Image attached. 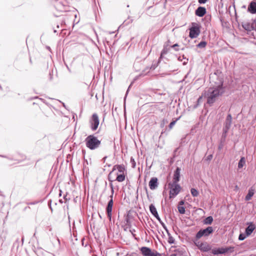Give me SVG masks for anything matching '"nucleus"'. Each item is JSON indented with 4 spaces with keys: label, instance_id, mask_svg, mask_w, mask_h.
I'll list each match as a JSON object with an SVG mask.
<instances>
[{
    "label": "nucleus",
    "instance_id": "43",
    "mask_svg": "<svg viewBox=\"0 0 256 256\" xmlns=\"http://www.w3.org/2000/svg\"><path fill=\"white\" fill-rule=\"evenodd\" d=\"M171 44V42L170 41V40H168L164 44H168V47H170V44Z\"/></svg>",
    "mask_w": 256,
    "mask_h": 256
},
{
    "label": "nucleus",
    "instance_id": "40",
    "mask_svg": "<svg viewBox=\"0 0 256 256\" xmlns=\"http://www.w3.org/2000/svg\"><path fill=\"white\" fill-rule=\"evenodd\" d=\"M208 0H198V2L200 4L206 3Z\"/></svg>",
    "mask_w": 256,
    "mask_h": 256
},
{
    "label": "nucleus",
    "instance_id": "44",
    "mask_svg": "<svg viewBox=\"0 0 256 256\" xmlns=\"http://www.w3.org/2000/svg\"><path fill=\"white\" fill-rule=\"evenodd\" d=\"M212 154H210V155L208 156L207 160H211L212 159Z\"/></svg>",
    "mask_w": 256,
    "mask_h": 256
},
{
    "label": "nucleus",
    "instance_id": "20",
    "mask_svg": "<svg viewBox=\"0 0 256 256\" xmlns=\"http://www.w3.org/2000/svg\"><path fill=\"white\" fill-rule=\"evenodd\" d=\"M242 28L248 31H250L254 28L252 24L248 22H244L242 24Z\"/></svg>",
    "mask_w": 256,
    "mask_h": 256
},
{
    "label": "nucleus",
    "instance_id": "52",
    "mask_svg": "<svg viewBox=\"0 0 256 256\" xmlns=\"http://www.w3.org/2000/svg\"><path fill=\"white\" fill-rule=\"evenodd\" d=\"M184 204V202L183 201H180V204H182H182Z\"/></svg>",
    "mask_w": 256,
    "mask_h": 256
},
{
    "label": "nucleus",
    "instance_id": "51",
    "mask_svg": "<svg viewBox=\"0 0 256 256\" xmlns=\"http://www.w3.org/2000/svg\"><path fill=\"white\" fill-rule=\"evenodd\" d=\"M62 191L60 190V194H59V196H62Z\"/></svg>",
    "mask_w": 256,
    "mask_h": 256
},
{
    "label": "nucleus",
    "instance_id": "7",
    "mask_svg": "<svg viewBox=\"0 0 256 256\" xmlns=\"http://www.w3.org/2000/svg\"><path fill=\"white\" fill-rule=\"evenodd\" d=\"M54 6L60 12L66 10V2L64 0H54Z\"/></svg>",
    "mask_w": 256,
    "mask_h": 256
},
{
    "label": "nucleus",
    "instance_id": "56",
    "mask_svg": "<svg viewBox=\"0 0 256 256\" xmlns=\"http://www.w3.org/2000/svg\"><path fill=\"white\" fill-rule=\"evenodd\" d=\"M156 68V66H154V68H153V69H154Z\"/></svg>",
    "mask_w": 256,
    "mask_h": 256
},
{
    "label": "nucleus",
    "instance_id": "50",
    "mask_svg": "<svg viewBox=\"0 0 256 256\" xmlns=\"http://www.w3.org/2000/svg\"><path fill=\"white\" fill-rule=\"evenodd\" d=\"M107 158V156H104L103 158H102V160L104 161V162L106 161V159Z\"/></svg>",
    "mask_w": 256,
    "mask_h": 256
},
{
    "label": "nucleus",
    "instance_id": "49",
    "mask_svg": "<svg viewBox=\"0 0 256 256\" xmlns=\"http://www.w3.org/2000/svg\"><path fill=\"white\" fill-rule=\"evenodd\" d=\"M64 198L66 201L68 200V199L66 198V194L64 195Z\"/></svg>",
    "mask_w": 256,
    "mask_h": 256
},
{
    "label": "nucleus",
    "instance_id": "38",
    "mask_svg": "<svg viewBox=\"0 0 256 256\" xmlns=\"http://www.w3.org/2000/svg\"><path fill=\"white\" fill-rule=\"evenodd\" d=\"M161 224V225L162 226L163 228L165 230L168 232V230L167 228V227L165 225V224L161 220V219L160 218V221H158Z\"/></svg>",
    "mask_w": 256,
    "mask_h": 256
},
{
    "label": "nucleus",
    "instance_id": "30",
    "mask_svg": "<svg viewBox=\"0 0 256 256\" xmlns=\"http://www.w3.org/2000/svg\"><path fill=\"white\" fill-rule=\"evenodd\" d=\"M207 43L205 41L200 42L198 45L197 47L199 48H204L206 47Z\"/></svg>",
    "mask_w": 256,
    "mask_h": 256
},
{
    "label": "nucleus",
    "instance_id": "34",
    "mask_svg": "<svg viewBox=\"0 0 256 256\" xmlns=\"http://www.w3.org/2000/svg\"><path fill=\"white\" fill-rule=\"evenodd\" d=\"M108 180L109 181H110V182H112V180H111L110 178V175L108 176ZM110 189H111V192H114V186L112 184V182H110Z\"/></svg>",
    "mask_w": 256,
    "mask_h": 256
},
{
    "label": "nucleus",
    "instance_id": "33",
    "mask_svg": "<svg viewBox=\"0 0 256 256\" xmlns=\"http://www.w3.org/2000/svg\"><path fill=\"white\" fill-rule=\"evenodd\" d=\"M130 163L132 164V168H135V167L136 166V162L134 160V159L132 157L130 158Z\"/></svg>",
    "mask_w": 256,
    "mask_h": 256
},
{
    "label": "nucleus",
    "instance_id": "47",
    "mask_svg": "<svg viewBox=\"0 0 256 256\" xmlns=\"http://www.w3.org/2000/svg\"><path fill=\"white\" fill-rule=\"evenodd\" d=\"M202 98V96H200V97L198 99L197 102H198V103H199V102L201 101Z\"/></svg>",
    "mask_w": 256,
    "mask_h": 256
},
{
    "label": "nucleus",
    "instance_id": "16",
    "mask_svg": "<svg viewBox=\"0 0 256 256\" xmlns=\"http://www.w3.org/2000/svg\"><path fill=\"white\" fill-rule=\"evenodd\" d=\"M198 249L201 251L207 252L210 250V246L208 243L202 242Z\"/></svg>",
    "mask_w": 256,
    "mask_h": 256
},
{
    "label": "nucleus",
    "instance_id": "37",
    "mask_svg": "<svg viewBox=\"0 0 256 256\" xmlns=\"http://www.w3.org/2000/svg\"><path fill=\"white\" fill-rule=\"evenodd\" d=\"M198 239L196 238V240H194V244L198 248H199L200 247V246H201V244L202 242H201L200 241H198Z\"/></svg>",
    "mask_w": 256,
    "mask_h": 256
},
{
    "label": "nucleus",
    "instance_id": "15",
    "mask_svg": "<svg viewBox=\"0 0 256 256\" xmlns=\"http://www.w3.org/2000/svg\"><path fill=\"white\" fill-rule=\"evenodd\" d=\"M116 169L118 170V174H124L126 170L124 166V165H116L114 166L112 172H110V174Z\"/></svg>",
    "mask_w": 256,
    "mask_h": 256
},
{
    "label": "nucleus",
    "instance_id": "31",
    "mask_svg": "<svg viewBox=\"0 0 256 256\" xmlns=\"http://www.w3.org/2000/svg\"><path fill=\"white\" fill-rule=\"evenodd\" d=\"M178 210L179 212L181 214H184L185 213V208L182 206H178Z\"/></svg>",
    "mask_w": 256,
    "mask_h": 256
},
{
    "label": "nucleus",
    "instance_id": "2",
    "mask_svg": "<svg viewBox=\"0 0 256 256\" xmlns=\"http://www.w3.org/2000/svg\"><path fill=\"white\" fill-rule=\"evenodd\" d=\"M86 146L90 150H94L98 148L101 142L94 135H90L85 140Z\"/></svg>",
    "mask_w": 256,
    "mask_h": 256
},
{
    "label": "nucleus",
    "instance_id": "28",
    "mask_svg": "<svg viewBox=\"0 0 256 256\" xmlns=\"http://www.w3.org/2000/svg\"><path fill=\"white\" fill-rule=\"evenodd\" d=\"M167 233H168V243L170 244H174V242H175L174 238L170 235V232H168Z\"/></svg>",
    "mask_w": 256,
    "mask_h": 256
},
{
    "label": "nucleus",
    "instance_id": "17",
    "mask_svg": "<svg viewBox=\"0 0 256 256\" xmlns=\"http://www.w3.org/2000/svg\"><path fill=\"white\" fill-rule=\"evenodd\" d=\"M170 48L168 47V44H164V48L161 52L160 56L158 59V62H159L160 60L163 58V56L164 55L166 54L168 52V51L170 50Z\"/></svg>",
    "mask_w": 256,
    "mask_h": 256
},
{
    "label": "nucleus",
    "instance_id": "22",
    "mask_svg": "<svg viewBox=\"0 0 256 256\" xmlns=\"http://www.w3.org/2000/svg\"><path fill=\"white\" fill-rule=\"evenodd\" d=\"M126 175L124 174H118V172L116 174V179L118 182H122L125 180Z\"/></svg>",
    "mask_w": 256,
    "mask_h": 256
},
{
    "label": "nucleus",
    "instance_id": "23",
    "mask_svg": "<svg viewBox=\"0 0 256 256\" xmlns=\"http://www.w3.org/2000/svg\"><path fill=\"white\" fill-rule=\"evenodd\" d=\"M212 253L215 255L218 254H224V248H217L216 250H213Z\"/></svg>",
    "mask_w": 256,
    "mask_h": 256
},
{
    "label": "nucleus",
    "instance_id": "46",
    "mask_svg": "<svg viewBox=\"0 0 256 256\" xmlns=\"http://www.w3.org/2000/svg\"><path fill=\"white\" fill-rule=\"evenodd\" d=\"M155 254V252H152V251L150 252V254H149V256H154Z\"/></svg>",
    "mask_w": 256,
    "mask_h": 256
},
{
    "label": "nucleus",
    "instance_id": "41",
    "mask_svg": "<svg viewBox=\"0 0 256 256\" xmlns=\"http://www.w3.org/2000/svg\"><path fill=\"white\" fill-rule=\"evenodd\" d=\"M114 192H111V194L109 196V198H110V200L113 201V196H114Z\"/></svg>",
    "mask_w": 256,
    "mask_h": 256
},
{
    "label": "nucleus",
    "instance_id": "55",
    "mask_svg": "<svg viewBox=\"0 0 256 256\" xmlns=\"http://www.w3.org/2000/svg\"><path fill=\"white\" fill-rule=\"evenodd\" d=\"M221 148H222V146H218V149H219V150H220Z\"/></svg>",
    "mask_w": 256,
    "mask_h": 256
},
{
    "label": "nucleus",
    "instance_id": "32",
    "mask_svg": "<svg viewBox=\"0 0 256 256\" xmlns=\"http://www.w3.org/2000/svg\"><path fill=\"white\" fill-rule=\"evenodd\" d=\"M180 119V118H176V120H172L169 124V128L170 129H172L173 126H174V124H176V122H177L178 120Z\"/></svg>",
    "mask_w": 256,
    "mask_h": 256
},
{
    "label": "nucleus",
    "instance_id": "36",
    "mask_svg": "<svg viewBox=\"0 0 256 256\" xmlns=\"http://www.w3.org/2000/svg\"><path fill=\"white\" fill-rule=\"evenodd\" d=\"M179 45L178 44H176L174 45L170 46V48H173L175 51H178L180 50L178 48Z\"/></svg>",
    "mask_w": 256,
    "mask_h": 256
},
{
    "label": "nucleus",
    "instance_id": "13",
    "mask_svg": "<svg viewBox=\"0 0 256 256\" xmlns=\"http://www.w3.org/2000/svg\"><path fill=\"white\" fill-rule=\"evenodd\" d=\"M150 210L152 214L158 220L160 221V217L159 216L156 209L153 204L150 206Z\"/></svg>",
    "mask_w": 256,
    "mask_h": 256
},
{
    "label": "nucleus",
    "instance_id": "3",
    "mask_svg": "<svg viewBox=\"0 0 256 256\" xmlns=\"http://www.w3.org/2000/svg\"><path fill=\"white\" fill-rule=\"evenodd\" d=\"M168 188H170V198H174L180 191L181 187L178 184L170 182L168 184Z\"/></svg>",
    "mask_w": 256,
    "mask_h": 256
},
{
    "label": "nucleus",
    "instance_id": "19",
    "mask_svg": "<svg viewBox=\"0 0 256 256\" xmlns=\"http://www.w3.org/2000/svg\"><path fill=\"white\" fill-rule=\"evenodd\" d=\"M140 251L144 256H149V254H150L152 250L150 248L148 247L144 246L140 248Z\"/></svg>",
    "mask_w": 256,
    "mask_h": 256
},
{
    "label": "nucleus",
    "instance_id": "8",
    "mask_svg": "<svg viewBox=\"0 0 256 256\" xmlns=\"http://www.w3.org/2000/svg\"><path fill=\"white\" fill-rule=\"evenodd\" d=\"M200 33V30L198 26H192L190 29L189 36L190 38H196Z\"/></svg>",
    "mask_w": 256,
    "mask_h": 256
},
{
    "label": "nucleus",
    "instance_id": "10",
    "mask_svg": "<svg viewBox=\"0 0 256 256\" xmlns=\"http://www.w3.org/2000/svg\"><path fill=\"white\" fill-rule=\"evenodd\" d=\"M180 170H181L180 168H176V170L174 172L172 183L178 184V182L180 181Z\"/></svg>",
    "mask_w": 256,
    "mask_h": 256
},
{
    "label": "nucleus",
    "instance_id": "25",
    "mask_svg": "<svg viewBox=\"0 0 256 256\" xmlns=\"http://www.w3.org/2000/svg\"><path fill=\"white\" fill-rule=\"evenodd\" d=\"M246 160L244 157H242L238 163V168H242L245 164Z\"/></svg>",
    "mask_w": 256,
    "mask_h": 256
},
{
    "label": "nucleus",
    "instance_id": "27",
    "mask_svg": "<svg viewBox=\"0 0 256 256\" xmlns=\"http://www.w3.org/2000/svg\"><path fill=\"white\" fill-rule=\"evenodd\" d=\"M190 192L192 195L194 197L198 196L199 194L198 190L194 188H191Z\"/></svg>",
    "mask_w": 256,
    "mask_h": 256
},
{
    "label": "nucleus",
    "instance_id": "45",
    "mask_svg": "<svg viewBox=\"0 0 256 256\" xmlns=\"http://www.w3.org/2000/svg\"><path fill=\"white\" fill-rule=\"evenodd\" d=\"M154 256H161L160 253L158 252H156Z\"/></svg>",
    "mask_w": 256,
    "mask_h": 256
},
{
    "label": "nucleus",
    "instance_id": "14",
    "mask_svg": "<svg viewBox=\"0 0 256 256\" xmlns=\"http://www.w3.org/2000/svg\"><path fill=\"white\" fill-rule=\"evenodd\" d=\"M248 224V226L246 228V236H249L250 235L252 232L256 228V226L252 222H250Z\"/></svg>",
    "mask_w": 256,
    "mask_h": 256
},
{
    "label": "nucleus",
    "instance_id": "42",
    "mask_svg": "<svg viewBox=\"0 0 256 256\" xmlns=\"http://www.w3.org/2000/svg\"><path fill=\"white\" fill-rule=\"evenodd\" d=\"M130 232L132 233V236H135V234H134V232H136V230L134 229H130Z\"/></svg>",
    "mask_w": 256,
    "mask_h": 256
},
{
    "label": "nucleus",
    "instance_id": "5",
    "mask_svg": "<svg viewBox=\"0 0 256 256\" xmlns=\"http://www.w3.org/2000/svg\"><path fill=\"white\" fill-rule=\"evenodd\" d=\"M214 231L212 226H208L205 229L200 230L196 234V238L199 239L202 236H207L212 233Z\"/></svg>",
    "mask_w": 256,
    "mask_h": 256
},
{
    "label": "nucleus",
    "instance_id": "18",
    "mask_svg": "<svg viewBox=\"0 0 256 256\" xmlns=\"http://www.w3.org/2000/svg\"><path fill=\"white\" fill-rule=\"evenodd\" d=\"M248 10L252 14L256 13V2H252L248 6Z\"/></svg>",
    "mask_w": 256,
    "mask_h": 256
},
{
    "label": "nucleus",
    "instance_id": "12",
    "mask_svg": "<svg viewBox=\"0 0 256 256\" xmlns=\"http://www.w3.org/2000/svg\"><path fill=\"white\" fill-rule=\"evenodd\" d=\"M206 8L204 7L199 6L195 12L196 16L202 17L206 14Z\"/></svg>",
    "mask_w": 256,
    "mask_h": 256
},
{
    "label": "nucleus",
    "instance_id": "39",
    "mask_svg": "<svg viewBox=\"0 0 256 256\" xmlns=\"http://www.w3.org/2000/svg\"><path fill=\"white\" fill-rule=\"evenodd\" d=\"M126 225H127L128 227H130V219L128 217V216H126Z\"/></svg>",
    "mask_w": 256,
    "mask_h": 256
},
{
    "label": "nucleus",
    "instance_id": "9",
    "mask_svg": "<svg viewBox=\"0 0 256 256\" xmlns=\"http://www.w3.org/2000/svg\"><path fill=\"white\" fill-rule=\"evenodd\" d=\"M114 204V201L109 200L106 207V212L110 220H111L112 216V208Z\"/></svg>",
    "mask_w": 256,
    "mask_h": 256
},
{
    "label": "nucleus",
    "instance_id": "1",
    "mask_svg": "<svg viewBox=\"0 0 256 256\" xmlns=\"http://www.w3.org/2000/svg\"><path fill=\"white\" fill-rule=\"evenodd\" d=\"M223 82L220 80L217 86L210 88L204 92V96L207 98V103L210 105L213 104L217 98L224 92Z\"/></svg>",
    "mask_w": 256,
    "mask_h": 256
},
{
    "label": "nucleus",
    "instance_id": "6",
    "mask_svg": "<svg viewBox=\"0 0 256 256\" xmlns=\"http://www.w3.org/2000/svg\"><path fill=\"white\" fill-rule=\"evenodd\" d=\"M90 124L91 130L93 131L96 130L99 125L100 121L98 114H94L90 119Z\"/></svg>",
    "mask_w": 256,
    "mask_h": 256
},
{
    "label": "nucleus",
    "instance_id": "54",
    "mask_svg": "<svg viewBox=\"0 0 256 256\" xmlns=\"http://www.w3.org/2000/svg\"><path fill=\"white\" fill-rule=\"evenodd\" d=\"M48 205L51 206V201L48 202Z\"/></svg>",
    "mask_w": 256,
    "mask_h": 256
},
{
    "label": "nucleus",
    "instance_id": "53",
    "mask_svg": "<svg viewBox=\"0 0 256 256\" xmlns=\"http://www.w3.org/2000/svg\"><path fill=\"white\" fill-rule=\"evenodd\" d=\"M59 202H60V203H61V204L63 203V201H62V200H60Z\"/></svg>",
    "mask_w": 256,
    "mask_h": 256
},
{
    "label": "nucleus",
    "instance_id": "26",
    "mask_svg": "<svg viewBox=\"0 0 256 256\" xmlns=\"http://www.w3.org/2000/svg\"><path fill=\"white\" fill-rule=\"evenodd\" d=\"M178 60L180 62H182V61L183 60H184V62H183V64L184 65H185L188 62V58H186L184 55H183L182 56H179L178 58Z\"/></svg>",
    "mask_w": 256,
    "mask_h": 256
},
{
    "label": "nucleus",
    "instance_id": "57",
    "mask_svg": "<svg viewBox=\"0 0 256 256\" xmlns=\"http://www.w3.org/2000/svg\"><path fill=\"white\" fill-rule=\"evenodd\" d=\"M18 156L17 155V156ZM16 160H17V161H18H18H19L20 160H18V159L17 158V159H16Z\"/></svg>",
    "mask_w": 256,
    "mask_h": 256
},
{
    "label": "nucleus",
    "instance_id": "48",
    "mask_svg": "<svg viewBox=\"0 0 256 256\" xmlns=\"http://www.w3.org/2000/svg\"><path fill=\"white\" fill-rule=\"evenodd\" d=\"M21 157H22V160H23L26 159V156H21Z\"/></svg>",
    "mask_w": 256,
    "mask_h": 256
},
{
    "label": "nucleus",
    "instance_id": "24",
    "mask_svg": "<svg viewBox=\"0 0 256 256\" xmlns=\"http://www.w3.org/2000/svg\"><path fill=\"white\" fill-rule=\"evenodd\" d=\"M212 222L213 218L212 216H208L204 220V223L205 224H210Z\"/></svg>",
    "mask_w": 256,
    "mask_h": 256
},
{
    "label": "nucleus",
    "instance_id": "35",
    "mask_svg": "<svg viewBox=\"0 0 256 256\" xmlns=\"http://www.w3.org/2000/svg\"><path fill=\"white\" fill-rule=\"evenodd\" d=\"M246 236H246V234H240L239 235L238 240H244L246 238Z\"/></svg>",
    "mask_w": 256,
    "mask_h": 256
},
{
    "label": "nucleus",
    "instance_id": "4",
    "mask_svg": "<svg viewBox=\"0 0 256 256\" xmlns=\"http://www.w3.org/2000/svg\"><path fill=\"white\" fill-rule=\"evenodd\" d=\"M232 123V116L230 114H228L226 118V121L224 123V126L223 127V132H222V137L226 138L228 132L230 128Z\"/></svg>",
    "mask_w": 256,
    "mask_h": 256
},
{
    "label": "nucleus",
    "instance_id": "29",
    "mask_svg": "<svg viewBox=\"0 0 256 256\" xmlns=\"http://www.w3.org/2000/svg\"><path fill=\"white\" fill-rule=\"evenodd\" d=\"M234 247H233V246H229V247H226V248H224V254L227 252H234Z\"/></svg>",
    "mask_w": 256,
    "mask_h": 256
},
{
    "label": "nucleus",
    "instance_id": "21",
    "mask_svg": "<svg viewBox=\"0 0 256 256\" xmlns=\"http://www.w3.org/2000/svg\"><path fill=\"white\" fill-rule=\"evenodd\" d=\"M254 190L252 188H250L248 190V194L245 197L246 200H250L252 197L254 196Z\"/></svg>",
    "mask_w": 256,
    "mask_h": 256
},
{
    "label": "nucleus",
    "instance_id": "11",
    "mask_svg": "<svg viewBox=\"0 0 256 256\" xmlns=\"http://www.w3.org/2000/svg\"><path fill=\"white\" fill-rule=\"evenodd\" d=\"M158 180L156 178H152L149 182V186L150 190H155L158 186Z\"/></svg>",
    "mask_w": 256,
    "mask_h": 256
}]
</instances>
